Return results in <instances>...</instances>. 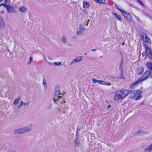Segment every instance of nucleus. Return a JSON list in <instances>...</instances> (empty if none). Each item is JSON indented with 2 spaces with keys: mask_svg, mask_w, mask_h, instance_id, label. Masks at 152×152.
I'll return each instance as SVG.
<instances>
[{
  "mask_svg": "<svg viewBox=\"0 0 152 152\" xmlns=\"http://www.w3.org/2000/svg\"><path fill=\"white\" fill-rule=\"evenodd\" d=\"M92 81L93 83H95L97 82L98 83V80H97L96 79L93 78L92 79Z\"/></svg>",
  "mask_w": 152,
  "mask_h": 152,
  "instance_id": "a878e982",
  "label": "nucleus"
},
{
  "mask_svg": "<svg viewBox=\"0 0 152 152\" xmlns=\"http://www.w3.org/2000/svg\"><path fill=\"white\" fill-rule=\"evenodd\" d=\"M125 18L129 21L131 22L132 20V18L129 14L124 11L122 13Z\"/></svg>",
  "mask_w": 152,
  "mask_h": 152,
  "instance_id": "0eeeda50",
  "label": "nucleus"
},
{
  "mask_svg": "<svg viewBox=\"0 0 152 152\" xmlns=\"http://www.w3.org/2000/svg\"><path fill=\"white\" fill-rule=\"evenodd\" d=\"M86 53H85V55H86Z\"/></svg>",
  "mask_w": 152,
  "mask_h": 152,
  "instance_id": "c9c22d12",
  "label": "nucleus"
},
{
  "mask_svg": "<svg viewBox=\"0 0 152 152\" xmlns=\"http://www.w3.org/2000/svg\"><path fill=\"white\" fill-rule=\"evenodd\" d=\"M113 14L118 20H121V16L117 13H113Z\"/></svg>",
  "mask_w": 152,
  "mask_h": 152,
  "instance_id": "6ab92c4d",
  "label": "nucleus"
},
{
  "mask_svg": "<svg viewBox=\"0 0 152 152\" xmlns=\"http://www.w3.org/2000/svg\"><path fill=\"white\" fill-rule=\"evenodd\" d=\"M21 99V98L20 97H18L17 99L14 100L13 102V104L16 105L18 104L19 102V100Z\"/></svg>",
  "mask_w": 152,
  "mask_h": 152,
  "instance_id": "dca6fc26",
  "label": "nucleus"
},
{
  "mask_svg": "<svg viewBox=\"0 0 152 152\" xmlns=\"http://www.w3.org/2000/svg\"><path fill=\"white\" fill-rule=\"evenodd\" d=\"M145 48L146 49V52L147 56H148L149 58H151L152 57V52L150 48L147 45H145Z\"/></svg>",
  "mask_w": 152,
  "mask_h": 152,
  "instance_id": "423d86ee",
  "label": "nucleus"
},
{
  "mask_svg": "<svg viewBox=\"0 0 152 152\" xmlns=\"http://www.w3.org/2000/svg\"><path fill=\"white\" fill-rule=\"evenodd\" d=\"M43 83L44 85V88L45 89L47 88V82L46 80L44 79L43 81Z\"/></svg>",
  "mask_w": 152,
  "mask_h": 152,
  "instance_id": "412c9836",
  "label": "nucleus"
},
{
  "mask_svg": "<svg viewBox=\"0 0 152 152\" xmlns=\"http://www.w3.org/2000/svg\"><path fill=\"white\" fill-rule=\"evenodd\" d=\"M60 95H62L60 92L59 87V86H56L55 89V93L54 95L53 100L56 101L59 98H61Z\"/></svg>",
  "mask_w": 152,
  "mask_h": 152,
  "instance_id": "20e7f679",
  "label": "nucleus"
},
{
  "mask_svg": "<svg viewBox=\"0 0 152 152\" xmlns=\"http://www.w3.org/2000/svg\"><path fill=\"white\" fill-rule=\"evenodd\" d=\"M146 53L145 51L143 52L142 53V56L143 57H144L146 55Z\"/></svg>",
  "mask_w": 152,
  "mask_h": 152,
  "instance_id": "7c9ffc66",
  "label": "nucleus"
},
{
  "mask_svg": "<svg viewBox=\"0 0 152 152\" xmlns=\"http://www.w3.org/2000/svg\"><path fill=\"white\" fill-rule=\"evenodd\" d=\"M32 59V57L31 56H30L29 58V63H31Z\"/></svg>",
  "mask_w": 152,
  "mask_h": 152,
  "instance_id": "2f4dec72",
  "label": "nucleus"
},
{
  "mask_svg": "<svg viewBox=\"0 0 152 152\" xmlns=\"http://www.w3.org/2000/svg\"><path fill=\"white\" fill-rule=\"evenodd\" d=\"M98 83L102 85H105L106 82L101 80H98Z\"/></svg>",
  "mask_w": 152,
  "mask_h": 152,
  "instance_id": "b1692460",
  "label": "nucleus"
},
{
  "mask_svg": "<svg viewBox=\"0 0 152 152\" xmlns=\"http://www.w3.org/2000/svg\"><path fill=\"white\" fill-rule=\"evenodd\" d=\"M137 1L141 5L143 6H144L143 3L140 0H137Z\"/></svg>",
  "mask_w": 152,
  "mask_h": 152,
  "instance_id": "bb28decb",
  "label": "nucleus"
},
{
  "mask_svg": "<svg viewBox=\"0 0 152 152\" xmlns=\"http://www.w3.org/2000/svg\"><path fill=\"white\" fill-rule=\"evenodd\" d=\"M147 67L150 69H152V63L150 62H148L146 64Z\"/></svg>",
  "mask_w": 152,
  "mask_h": 152,
  "instance_id": "aec40b11",
  "label": "nucleus"
},
{
  "mask_svg": "<svg viewBox=\"0 0 152 152\" xmlns=\"http://www.w3.org/2000/svg\"><path fill=\"white\" fill-rule=\"evenodd\" d=\"M23 103L24 102H23L22 101H21L20 102V105L18 106V108H20L23 105Z\"/></svg>",
  "mask_w": 152,
  "mask_h": 152,
  "instance_id": "c85d7f7f",
  "label": "nucleus"
},
{
  "mask_svg": "<svg viewBox=\"0 0 152 152\" xmlns=\"http://www.w3.org/2000/svg\"><path fill=\"white\" fill-rule=\"evenodd\" d=\"M75 143L76 144L78 145L79 143V142L77 140H75Z\"/></svg>",
  "mask_w": 152,
  "mask_h": 152,
  "instance_id": "473e14b6",
  "label": "nucleus"
},
{
  "mask_svg": "<svg viewBox=\"0 0 152 152\" xmlns=\"http://www.w3.org/2000/svg\"><path fill=\"white\" fill-rule=\"evenodd\" d=\"M5 25L3 18L0 17V28H2L4 27Z\"/></svg>",
  "mask_w": 152,
  "mask_h": 152,
  "instance_id": "f8f14e48",
  "label": "nucleus"
},
{
  "mask_svg": "<svg viewBox=\"0 0 152 152\" xmlns=\"http://www.w3.org/2000/svg\"><path fill=\"white\" fill-rule=\"evenodd\" d=\"M152 151V143L148 147L145 148V150L144 152H151Z\"/></svg>",
  "mask_w": 152,
  "mask_h": 152,
  "instance_id": "4468645a",
  "label": "nucleus"
},
{
  "mask_svg": "<svg viewBox=\"0 0 152 152\" xmlns=\"http://www.w3.org/2000/svg\"><path fill=\"white\" fill-rule=\"evenodd\" d=\"M29 104V102H24L23 104V105H24L25 107L27 106Z\"/></svg>",
  "mask_w": 152,
  "mask_h": 152,
  "instance_id": "cd10ccee",
  "label": "nucleus"
},
{
  "mask_svg": "<svg viewBox=\"0 0 152 152\" xmlns=\"http://www.w3.org/2000/svg\"><path fill=\"white\" fill-rule=\"evenodd\" d=\"M90 6L89 4L87 2H84L83 4V7L85 9L88 8Z\"/></svg>",
  "mask_w": 152,
  "mask_h": 152,
  "instance_id": "2eb2a0df",
  "label": "nucleus"
},
{
  "mask_svg": "<svg viewBox=\"0 0 152 152\" xmlns=\"http://www.w3.org/2000/svg\"><path fill=\"white\" fill-rule=\"evenodd\" d=\"M61 40L63 43H65L66 42V38L64 36L62 37Z\"/></svg>",
  "mask_w": 152,
  "mask_h": 152,
  "instance_id": "4be33fe9",
  "label": "nucleus"
},
{
  "mask_svg": "<svg viewBox=\"0 0 152 152\" xmlns=\"http://www.w3.org/2000/svg\"><path fill=\"white\" fill-rule=\"evenodd\" d=\"M143 133V132L141 130H138L136 132V134H142Z\"/></svg>",
  "mask_w": 152,
  "mask_h": 152,
  "instance_id": "393cba45",
  "label": "nucleus"
},
{
  "mask_svg": "<svg viewBox=\"0 0 152 152\" xmlns=\"http://www.w3.org/2000/svg\"><path fill=\"white\" fill-rule=\"evenodd\" d=\"M19 11L21 12H25L27 11V8L25 6H23L20 8Z\"/></svg>",
  "mask_w": 152,
  "mask_h": 152,
  "instance_id": "ddd939ff",
  "label": "nucleus"
},
{
  "mask_svg": "<svg viewBox=\"0 0 152 152\" xmlns=\"http://www.w3.org/2000/svg\"><path fill=\"white\" fill-rule=\"evenodd\" d=\"M8 12H15V9L14 7L11 6L10 5H7L5 6Z\"/></svg>",
  "mask_w": 152,
  "mask_h": 152,
  "instance_id": "9d476101",
  "label": "nucleus"
},
{
  "mask_svg": "<svg viewBox=\"0 0 152 152\" xmlns=\"http://www.w3.org/2000/svg\"><path fill=\"white\" fill-rule=\"evenodd\" d=\"M143 71V69L142 67L139 68L137 70V73L138 75L141 74Z\"/></svg>",
  "mask_w": 152,
  "mask_h": 152,
  "instance_id": "f3484780",
  "label": "nucleus"
},
{
  "mask_svg": "<svg viewBox=\"0 0 152 152\" xmlns=\"http://www.w3.org/2000/svg\"><path fill=\"white\" fill-rule=\"evenodd\" d=\"M142 92L139 91H135L132 92L130 94V97L133 98L136 100L140 99L142 97Z\"/></svg>",
  "mask_w": 152,
  "mask_h": 152,
  "instance_id": "7ed1b4c3",
  "label": "nucleus"
},
{
  "mask_svg": "<svg viewBox=\"0 0 152 152\" xmlns=\"http://www.w3.org/2000/svg\"><path fill=\"white\" fill-rule=\"evenodd\" d=\"M111 85V84L110 83H106V84H105V85H107V86H110Z\"/></svg>",
  "mask_w": 152,
  "mask_h": 152,
  "instance_id": "72a5a7b5",
  "label": "nucleus"
},
{
  "mask_svg": "<svg viewBox=\"0 0 152 152\" xmlns=\"http://www.w3.org/2000/svg\"><path fill=\"white\" fill-rule=\"evenodd\" d=\"M84 31V26L83 25L80 24L79 26V29L77 32V35L79 36L82 34Z\"/></svg>",
  "mask_w": 152,
  "mask_h": 152,
  "instance_id": "1a4fd4ad",
  "label": "nucleus"
},
{
  "mask_svg": "<svg viewBox=\"0 0 152 152\" xmlns=\"http://www.w3.org/2000/svg\"><path fill=\"white\" fill-rule=\"evenodd\" d=\"M96 49H95V50L92 49V51H96Z\"/></svg>",
  "mask_w": 152,
  "mask_h": 152,
  "instance_id": "f704fd0d",
  "label": "nucleus"
},
{
  "mask_svg": "<svg viewBox=\"0 0 152 152\" xmlns=\"http://www.w3.org/2000/svg\"><path fill=\"white\" fill-rule=\"evenodd\" d=\"M142 40L145 42L148 43L150 44L151 42V40L150 38L147 36L145 34H144L142 36Z\"/></svg>",
  "mask_w": 152,
  "mask_h": 152,
  "instance_id": "9b49d317",
  "label": "nucleus"
},
{
  "mask_svg": "<svg viewBox=\"0 0 152 152\" xmlns=\"http://www.w3.org/2000/svg\"><path fill=\"white\" fill-rule=\"evenodd\" d=\"M115 7L118 10L121 11V13H122V11H124V10H122L121 8H120L118 7L116 5H115Z\"/></svg>",
  "mask_w": 152,
  "mask_h": 152,
  "instance_id": "c756f323",
  "label": "nucleus"
},
{
  "mask_svg": "<svg viewBox=\"0 0 152 152\" xmlns=\"http://www.w3.org/2000/svg\"><path fill=\"white\" fill-rule=\"evenodd\" d=\"M130 91L127 90L117 91L115 93L114 99L116 101H121L125 99L129 94Z\"/></svg>",
  "mask_w": 152,
  "mask_h": 152,
  "instance_id": "f257e3e1",
  "label": "nucleus"
},
{
  "mask_svg": "<svg viewBox=\"0 0 152 152\" xmlns=\"http://www.w3.org/2000/svg\"><path fill=\"white\" fill-rule=\"evenodd\" d=\"M149 73V72H147L146 73H145L144 76V77H141L138 80L136 81L135 82H134L133 85H135L140 82L143 81L147 79L149 77H151V76H150V74L149 75H148L147 73Z\"/></svg>",
  "mask_w": 152,
  "mask_h": 152,
  "instance_id": "39448f33",
  "label": "nucleus"
},
{
  "mask_svg": "<svg viewBox=\"0 0 152 152\" xmlns=\"http://www.w3.org/2000/svg\"><path fill=\"white\" fill-rule=\"evenodd\" d=\"M7 0H1L0 1V6H5Z\"/></svg>",
  "mask_w": 152,
  "mask_h": 152,
  "instance_id": "a211bd4d",
  "label": "nucleus"
},
{
  "mask_svg": "<svg viewBox=\"0 0 152 152\" xmlns=\"http://www.w3.org/2000/svg\"><path fill=\"white\" fill-rule=\"evenodd\" d=\"M83 56H82L77 57L72 60L70 64V65H71L73 64L80 61L83 59Z\"/></svg>",
  "mask_w": 152,
  "mask_h": 152,
  "instance_id": "6e6552de",
  "label": "nucleus"
},
{
  "mask_svg": "<svg viewBox=\"0 0 152 152\" xmlns=\"http://www.w3.org/2000/svg\"><path fill=\"white\" fill-rule=\"evenodd\" d=\"M54 64L56 66H60L61 65L62 63L61 62H55L54 63Z\"/></svg>",
  "mask_w": 152,
  "mask_h": 152,
  "instance_id": "5701e85b",
  "label": "nucleus"
},
{
  "mask_svg": "<svg viewBox=\"0 0 152 152\" xmlns=\"http://www.w3.org/2000/svg\"><path fill=\"white\" fill-rule=\"evenodd\" d=\"M31 130L30 126H26L24 127L16 129L14 131L15 134H22L26 132H30Z\"/></svg>",
  "mask_w": 152,
  "mask_h": 152,
  "instance_id": "f03ea898",
  "label": "nucleus"
}]
</instances>
